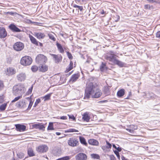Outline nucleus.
Here are the masks:
<instances>
[{"instance_id":"35","label":"nucleus","mask_w":160,"mask_h":160,"mask_svg":"<svg viewBox=\"0 0 160 160\" xmlns=\"http://www.w3.org/2000/svg\"><path fill=\"white\" fill-rule=\"evenodd\" d=\"M52 93H50L47 95H45L44 97V101H47L50 99V98Z\"/></svg>"},{"instance_id":"15","label":"nucleus","mask_w":160,"mask_h":160,"mask_svg":"<svg viewBox=\"0 0 160 160\" xmlns=\"http://www.w3.org/2000/svg\"><path fill=\"white\" fill-rule=\"evenodd\" d=\"M7 35V33L5 29L3 27H0V38H4Z\"/></svg>"},{"instance_id":"63","label":"nucleus","mask_w":160,"mask_h":160,"mask_svg":"<svg viewBox=\"0 0 160 160\" xmlns=\"http://www.w3.org/2000/svg\"><path fill=\"white\" fill-rule=\"evenodd\" d=\"M113 148H115L116 149L117 148V147L116 146H115V145L114 144H113Z\"/></svg>"},{"instance_id":"64","label":"nucleus","mask_w":160,"mask_h":160,"mask_svg":"<svg viewBox=\"0 0 160 160\" xmlns=\"http://www.w3.org/2000/svg\"><path fill=\"white\" fill-rule=\"evenodd\" d=\"M104 13V11H102L101 12V13L102 14H103Z\"/></svg>"},{"instance_id":"29","label":"nucleus","mask_w":160,"mask_h":160,"mask_svg":"<svg viewBox=\"0 0 160 160\" xmlns=\"http://www.w3.org/2000/svg\"><path fill=\"white\" fill-rule=\"evenodd\" d=\"M55 35V34L54 33H49L48 34L49 38L53 42L55 41L56 40V39L54 37Z\"/></svg>"},{"instance_id":"25","label":"nucleus","mask_w":160,"mask_h":160,"mask_svg":"<svg viewBox=\"0 0 160 160\" xmlns=\"http://www.w3.org/2000/svg\"><path fill=\"white\" fill-rule=\"evenodd\" d=\"M125 94V90L123 89H121L117 93V95L118 97H121L123 96Z\"/></svg>"},{"instance_id":"14","label":"nucleus","mask_w":160,"mask_h":160,"mask_svg":"<svg viewBox=\"0 0 160 160\" xmlns=\"http://www.w3.org/2000/svg\"><path fill=\"white\" fill-rule=\"evenodd\" d=\"M16 129L18 131L23 132L26 130V127L24 125L17 124L15 125Z\"/></svg>"},{"instance_id":"23","label":"nucleus","mask_w":160,"mask_h":160,"mask_svg":"<svg viewBox=\"0 0 160 160\" xmlns=\"http://www.w3.org/2000/svg\"><path fill=\"white\" fill-rule=\"evenodd\" d=\"M48 69V66L45 64L42 65L39 68L40 71L42 72H45L47 71Z\"/></svg>"},{"instance_id":"47","label":"nucleus","mask_w":160,"mask_h":160,"mask_svg":"<svg viewBox=\"0 0 160 160\" xmlns=\"http://www.w3.org/2000/svg\"><path fill=\"white\" fill-rule=\"evenodd\" d=\"M40 102L41 100L40 99H37L35 102L33 107H36L38 105V104Z\"/></svg>"},{"instance_id":"48","label":"nucleus","mask_w":160,"mask_h":160,"mask_svg":"<svg viewBox=\"0 0 160 160\" xmlns=\"http://www.w3.org/2000/svg\"><path fill=\"white\" fill-rule=\"evenodd\" d=\"M33 88V85H32V86L28 90V94H31V92H32V89Z\"/></svg>"},{"instance_id":"43","label":"nucleus","mask_w":160,"mask_h":160,"mask_svg":"<svg viewBox=\"0 0 160 160\" xmlns=\"http://www.w3.org/2000/svg\"><path fill=\"white\" fill-rule=\"evenodd\" d=\"M22 98V96L19 95L18 96L16 97L12 101V102H15L18 100L19 99L21 98Z\"/></svg>"},{"instance_id":"28","label":"nucleus","mask_w":160,"mask_h":160,"mask_svg":"<svg viewBox=\"0 0 160 160\" xmlns=\"http://www.w3.org/2000/svg\"><path fill=\"white\" fill-rule=\"evenodd\" d=\"M56 45L57 47L58 50L59 51V52L61 53H63L64 51L61 45L58 42L57 43Z\"/></svg>"},{"instance_id":"49","label":"nucleus","mask_w":160,"mask_h":160,"mask_svg":"<svg viewBox=\"0 0 160 160\" xmlns=\"http://www.w3.org/2000/svg\"><path fill=\"white\" fill-rule=\"evenodd\" d=\"M144 8L146 9H151L152 8V6L150 5H145L144 6Z\"/></svg>"},{"instance_id":"34","label":"nucleus","mask_w":160,"mask_h":160,"mask_svg":"<svg viewBox=\"0 0 160 160\" xmlns=\"http://www.w3.org/2000/svg\"><path fill=\"white\" fill-rule=\"evenodd\" d=\"M115 64H116L120 67H122L124 65V63L117 60Z\"/></svg>"},{"instance_id":"6","label":"nucleus","mask_w":160,"mask_h":160,"mask_svg":"<svg viewBox=\"0 0 160 160\" xmlns=\"http://www.w3.org/2000/svg\"><path fill=\"white\" fill-rule=\"evenodd\" d=\"M51 55L53 58V60L54 62L56 63H58L62 61V57L60 54H55L52 53H50Z\"/></svg>"},{"instance_id":"41","label":"nucleus","mask_w":160,"mask_h":160,"mask_svg":"<svg viewBox=\"0 0 160 160\" xmlns=\"http://www.w3.org/2000/svg\"><path fill=\"white\" fill-rule=\"evenodd\" d=\"M73 7L74 8H78L80 11H82L83 10V7L82 6H79L76 4L73 5Z\"/></svg>"},{"instance_id":"60","label":"nucleus","mask_w":160,"mask_h":160,"mask_svg":"<svg viewBox=\"0 0 160 160\" xmlns=\"http://www.w3.org/2000/svg\"><path fill=\"white\" fill-rule=\"evenodd\" d=\"M107 102V100H104V101H101L100 102L101 103H102L104 102Z\"/></svg>"},{"instance_id":"40","label":"nucleus","mask_w":160,"mask_h":160,"mask_svg":"<svg viewBox=\"0 0 160 160\" xmlns=\"http://www.w3.org/2000/svg\"><path fill=\"white\" fill-rule=\"evenodd\" d=\"M79 131L78 130H76L73 128H70L66 131V132H78Z\"/></svg>"},{"instance_id":"38","label":"nucleus","mask_w":160,"mask_h":160,"mask_svg":"<svg viewBox=\"0 0 160 160\" xmlns=\"http://www.w3.org/2000/svg\"><path fill=\"white\" fill-rule=\"evenodd\" d=\"M31 69L33 72H36L38 69V67L36 66H33L32 67Z\"/></svg>"},{"instance_id":"56","label":"nucleus","mask_w":160,"mask_h":160,"mask_svg":"<svg viewBox=\"0 0 160 160\" xmlns=\"http://www.w3.org/2000/svg\"><path fill=\"white\" fill-rule=\"evenodd\" d=\"M131 36H133L131 34V43H132L134 42V40L132 37H131Z\"/></svg>"},{"instance_id":"36","label":"nucleus","mask_w":160,"mask_h":160,"mask_svg":"<svg viewBox=\"0 0 160 160\" xmlns=\"http://www.w3.org/2000/svg\"><path fill=\"white\" fill-rule=\"evenodd\" d=\"M7 104L4 103L0 106V110L2 111L4 110L7 106Z\"/></svg>"},{"instance_id":"54","label":"nucleus","mask_w":160,"mask_h":160,"mask_svg":"<svg viewBox=\"0 0 160 160\" xmlns=\"http://www.w3.org/2000/svg\"><path fill=\"white\" fill-rule=\"evenodd\" d=\"M110 160H115L116 158L114 156L112 155L110 156Z\"/></svg>"},{"instance_id":"1","label":"nucleus","mask_w":160,"mask_h":160,"mask_svg":"<svg viewBox=\"0 0 160 160\" xmlns=\"http://www.w3.org/2000/svg\"><path fill=\"white\" fill-rule=\"evenodd\" d=\"M102 94L101 91L98 89L96 86L93 85L92 82L87 84L85 90L84 99H88L91 96L93 98H98Z\"/></svg>"},{"instance_id":"22","label":"nucleus","mask_w":160,"mask_h":160,"mask_svg":"<svg viewBox=\"0 0 160 160\" xmlns=\"http://www.w3.org/2000/svg\"><path fill=\"white\" fill-rule=\"evenodd\" d=\"M79 75L78 74H76L73 75L71 77L69 82H75L78 78Z\"/></svg>"},{"instance_id":"11","label":"nucleus","mask_w":160,"mask_h":160,"mask_svg":"<svg viewBox=\"0 0 160 160\" xmlns=\"http://www.w3.org/2000/svg\"><path fill=\"white\" fill-rule=\"evenodd\" d=\"M27 103L25 100H22L17 102L16 104V106L18 108H25L26 107Z\"/></svg>"},{"instance_id":"59","label":"nucleus","mask_w":160,"mask_h":160,"mask_svg":"<svg viewBox=\"0 0 160 160\" xmlns=\"http://www.w3.org/2000/svg\"><path fill=\"white\" fill-rule=\"evenodd\" d=\"M150 3H153L154 2L153 0H147Z\"/></svg>"},{"instance_id":"62","label":"nucleus","mask_w":160,"mask_h":160,"mask_svg":"<svg viewBox=\"0 0 160 160\" xmlns=\"http://www.w3.org/2000/svg\"><path fill=\"white\" fill-rule=\"evenodd\" d=\"M122 160H127V159H126L123 156H122Z\"/></svg>"},{"instance_id":"7","label":"nucleus","mask_w":160,"mask_h":160,"mask_svg":"<svg viewBox=\"0 0 160 160\" xmlns=\"http://www.w3.org/2000/svg\"><path fill=\"white\" fill-rule=\"evenodd\" d=\"M105 58L108 60L110 61L112 64H115L117 60L116 56L115 55L108 54L105 56Z\"/></svg>"},{"instance_id":"46","label":"nucleus","mask_w":160,"mask_h":160,"mask_svg":"<svg viewBox=\"0 0 160 160\" xmlns=\"http://www.w3.org/2000/svg\"><path fill=\"white\" fill-rule=\"evenodd\" d=\"M67 54L68 58L70 59H72L73 57L71 54L68 52H67Z\"/></svg>"},{"instance_id":"9","label":"nucleus","mask_w":160,"mask_h":160,"mask_svg":"<svg viewBox=\"0 0 160 160\" xmlns=\"http://www.w3.org/2000/svg\"><path fill=\"white\" fill-rule=\"evenodd\" d=\"M142 96L144 98L147 100L155 98L156 96L153 93L150 92H143Z\"/></svg>"},{"instance_id":"45","label":"nucleus","mask_w":160,"mask_h":160,"mask_svg":"<svg viewBox=\"0 0 160 160\" xmlns=\"http://www.w3.org/2000/svg\"><path fill=\"white\" fill-rule=\"evenodd\" d=\"M33 101H32V100H30V101L29 103L28 107L27 108V110H29L31 109V108L33 104Z\"/></svg>"},{"instance_id":"30","label":"nucleus","mask_w":160,"mask_h":160,"mask_svg":"<svg viewBox=\"0 0 160 160\" xmlns=\"http://www.w3.org/2000/svg\"><path fill=\"white\" fill-rule=\"evenodd\" d=\"M73 62L72 61H70V64L68 65V66L66 68L65 72H68L72 70L73 68Z\"/></svg>"},{"instance_id":"20","label":"nucleus","mask_w":160,"mask_h":160,"mask_svg":"<svg viewBox=\"0 0 160 160\" xmlns=\"http://www.w3.org/2000/svg\"><path fill=\"white\" fill-rule=\"evenodd\" d=\"M82 118L84 121L87 122H89L90 119V116L89 115V113L88 112H85L82 115Z\"/></svg>"},{"instance_id":"42","label":"nucleus","mask_w":160,"mask_h":160,"mask_svg":"<svg viewBox=\"0 0 160 160\" xmlns=\"http://www.w3.org/2000/svg\"><path fill=\"white\" fill-rule=\"evenodd\" d=\"M92 157L93 158L98 159L99 158V155L96 154H92L91 155Z\"/></svg>"},{"instance_id":"50","label":"nucleus","mask_w":160,"mask_h":160,"mask_svg":"<svg viewBox=\"0 0 160 160\" xmlns=\"http://www.w3.org/2000/svg\"><path fill=\"white\" fill-rule=\"evenodd\" d=\"M115 154L116 155L118 158H120V155L118 152L117 150H115L114 151Z\"/></svg>"},{"instance_id":"37","label":"nucleus","mask_w":160,"mask_h":160,"mask_svg":"<svg viewBox=\"0 0 160 160\" xmlns=\"http://www.w3.org/2000/svg\"><path fill=\"white\" fill-rule=\"evenodd\" d=\"M17 156L19 158H22L24 157V154L22 152H20L17 154Z\"/></svg>"},{"instance_id":"44","label":"nucleus","mask_w":160,"mask_h":160,"mask_svg":"<svg viewBox=\"0 0 160 160\" xmlns=\"http://www.w3.org/2000/svg\"><path fill=\"white\" fill-rule=\"evenodd\" d=\"M4 87V85L3 82L0 80V91L2 90Z\"/></svg>"},{"instance_id":"2","label":"nucleus","mask_w":160,"mask_h":160,"mask_svg":"<svg viewBox=\"0 0 160 160\" xmlns=\"http://www.w3.org/2000/svg\"><path fill=\"white\" fill-rule=\"evenodd\" d=\"M25 91V89L24 85L21 83L15 85L12 88V93L15 96H22Z\"/></svg>"},{"instance_id":"5","label":"nucleus","mask_w":160,"mask_h":160,"mask_svg":"<svg viewBox=\"0 0 160 160\" xmlns=\"http://www.w3.org/2000/svg\"><path fill=\"white\" fill-rule=\"evenodd\" d=\"M69 146L74 147L77 146L78 144V139L76 138L72 137L70 138L68 142Z\"/></svg>"},{"instance_id":"21","label":"nucleus","mask_w":160,"mask_h":160,"mask_svg":"<svg viewBox=\"0 0 160 160\" xmlns=\"http://www.w3.org/2000/svg\"><path fill=\"white\" fill-rule=\"evenodd\" d=\"M89 144L90 145L98 146L99 143L98 141L94 139H90L88 141Z\"/></svg>"},{"instance_id":"17","label":"nucleus","mask_w":160,"mask_h":160,"mask_svg":"<svg viewBox=\"0 0 160 160\" xmlns=\"http://www.w3.org/2000/svg\"><path fill=\"white\" fill-rule=\"evenodd\" d=\"M61 152V149L59 147L55 148L52 151V153L54 156H59Z\"/></svg>"},{"instance_id":"16","label":"nucleus","mask_w":160,"mask_h":160,"mask_svg":"<svg viewBox=\"0 0 160 160\" xmlns=\"http://www.w3.org/2000/svg\"><path fill=\"white\" fill-rule=\"evenodd\" d=\"M9 28L13 32H19L21 31L14 24H11L9 26Z\"/></svg>"},{"instance_id":"53","label":"nucleus","mask_w":160,"mask_h":160,"mask_svg":"<svg viewBox=\"0 0 160 160\" xmlns=\"http://www.w3.org/2000/svg\"><path fill=\"white\" fill-rule=\"evenodd\" d=\"M60 118L61 119H62V120H66L67 119V116H62L61 117H60Z\"/></svg>"},{"instance_id":"31","label":"nucleus","mask_w":160,"mask_h":160,"mask_svg":"<svg viewBox=\"0 0 160 160\" xmlns=\"http://www.w3.org/2000/svg\"><path fill=\"white\" fill-rule=\"evenodd\" d=\"M80 142L84 145H86L87 143L86 142L85 139L83 137L80 136L79 137Z\"/></svg>"},{"instance_id":"57","label":"nucleus","mask_w":160,"mask_h":160,"mask_svg":"<svg viewBox=\"0 0 160 160\" xmlns=\"http://www.w3.org/2000/svg\"><path fill=\"white\" fill-rule=\"evenodd\" d=\"M68 116L69 118L72 119L73 120L75 119V118L73 115L72 116H70L69 115Z\"/></svg>"},{"instance_id":"3","label":"nucleus","mask_w":160,"mask_h":160,"mask_svg":"<svg viewBox=\"0 0 160 160\" xmlns=\"http://www.w3.org/2000/svg\"><path fill=\"white\" fill-rule=\"evenodd\" d=\"M32 62V58L28 56H25L22 57L20 61L21 64L25 66L30 65Z\"/></svg>"},{"instance_id":"10","label":"nucleus","mask_w":160,"mask_h":160,"mask_svg":"<svg viewBox=\"0 0 160 160\" xmlns=\"http://www.w3.org/2000/svg\"><path fill=\"white\" fill-rule=\"evenodd\" d=\"M24 47V44L20 42H17L15 43L13 48L17 51H20L22 50Z\"/></svg>"},{"instance_id":"4","label":"nucleus","mask_w":160,"mask_h":160,"mask_svg":"<svg viewBox=\"0 0 160 160\" xmlns=\"http://www.w3.org/2000/svg\"><path fill=\"white\" fill-rule=\"evenodd\" d=\"M47 60V58L44 55L40 54L36 57V61L38 63H46Z\"/></svg>"},{"instance_id":"12","label":"nucleus","mask_w":160,"mask_h":160,"mask_svg":"<svg viewBox=\"0 0 160 160\" xmlns=\"http://www.w3.org/2000/svg\"><path fill=\"white\" fill-rule=\"evenodd\" d=\"M87 156L84 153H80L77 154L75 158L77 160H86L87 159Z\"/></svg>"},{"instance_id":"18","label":"nucleus","mask_w":160,"mask_h":160,"mask_svg":"<svg viewBox=\"0 0 160 160\" xmlns=\"http://www.w3.org/2000/svg\"><path fill=\"white\" fill-rule=\"evenodd\" d=\"M16 70L12 68H9L7 69L6 73L9 76L12 75L16 73Z\"/></svg>"},{"instance_id":"52","label":"nucleus","mask_w":160,"mask_h":160,"mask_svg":"<svg viewBox=\"0 0 160 160\" xmlns=\"http://www.w3.org/2000/svg\"><path fill=\"white\" fill-rule=\"evenodd\" d=\"M107 144L108 145V146H107V148H111L112 147V145L109 143L107 141H106Z\"/></svg>"},{"instance_id":"61","label":"nucleus","mask_w":160,"mask_h":160,"mask_svg":"<svg viewBox=\"0 0 160 160\" xmlns=\"http://www.w3.org/2000/svg\"><path fill=\"white\" fill-rule=\"evenodd\" d=\"M56 134L57 135H59L61 134V133L59 132H56Z\"/></svg>"},{"instance_id":"27","label":"nucleus","mask_w":160,"mask_h":160,"mask_svg":"<svg viewBox=\"0 0 160 160\" xmlns=\"http://www.w3.org/2000/svg\"><path fill=\"white\" fill-rule=\"evenodd\" d=\"M28 155L30 157H32L35 156V154L33 149L31 148H28Z\"/></svg>"},{"instance_id":"8","label":"nucleus","mask_w":160,"mask_h":160,"mask_svg":"<svg viewBox=\"0 0 160 160\" xmlns=\"http://www.w3.org/2000/svg\"><path fill=\"white\" fill-rule=\"evenodd\" d=\"M36 150L39 153H44L48 151V147L45 145H42L37 147Z\"/></svg>"},{"instance_id":"24","label":"nucleus","mask_w":160,"mask_h":160,"mask_svg":"<svg viewBox=\"0 0 160 160\" xmlns=\"http://www.w3.org/2000/svg\"><path fill=\"white\" fill-rule=\"evenodd\" d=\"M29 37L32 43L36 45H38V42L37 41V40L33 37L32 35H30Z\"/></svg>"},{"instance_id":"19","label":"nucleus","mask_w":160,"mask_h":160,"mask_svg":"<svg viewBox=\"0 0 160 160\" xmlns=\"http://www.w3.org/2000/svg\"><path fill=\"white\" fill-rule=\"evenodd\" d=\"M34 36L38 39H43L45 37V35L43 33L38 32L35 33Z\"/></svg>"},{"instance_id":"58","label":"nucleus","mask_w":160,"mask_h":160,"mask_svg":"<svg viewBox=\"0 0 160 160\" xmlns=\"http://www.w3.org/2000/svg\"><path fill=\"white\" fill-rule=\"evenodd\" d=\"M116 149L117 150V151H118V152L121 151L122 150L121 148L119 147L117 148Z\"/></svg>"},{"instance_id":"26","label":"nucleus","mask_w":160,"mask_h":160,"mask_svg":"<svg viewBox=\"0 0 160 160\" xmlns=\"http://www.w3.org/2000/svg\"><path fill=\"white\" fill-rule=\"evenodd\" d=\"M35 128L39 129L40 130H44L45 127L43 125L36 124L34 125Z\"/></svg>"},{"instance_id":"13","label":"nucleus","mask_w":160,"mask_h":160,"mask_svg":"<svg viewBox=\"0 0 160 160\" xmlns=\"http://www.w3.org/2000/svg\"><path fill=\"white\" fill-rule=\"evenodd\" d=\"M26 78V74L24 73H21L17 75V78L19 82L24 81Z\"/></svg>"},{"instance_id":"51","label":"nucleus","mask_w":160,"mask_h":160,"mask_svg":"<svg viewBox=\"0 0 160 160\" xmlns=\"http://www.w3.org/2000/svg\"><path fill=\"white\" fill-rule=\"evenodd\" d=\"M156 37L160 39V31L158 32L156 34Z\"/></svg>"},{"instance_id":"55","label":"nucleus","mask_w":160,"mask_h":160,"mask_svg":"<svg viewBox=\"0 0 160 160\" xmlns=\"http://www.w3.org/2000/svg\"><path fill=\"white\" fill-rule=\"evenodd\" d=\"M3 101V98L2 96H0V103H2Z\"/></svg>"},{"instance_id":"33","label":"nucleus","mask_w":160,"mask_h":160,"mask_svg":"<svg viewBox=\"0 0 160 160\" xmlns=\"http://www.w3.org/2000/svg\"><path fill=\"white\" fill-rule=\"evenodd\" d=\"M137 128L138 127L137 125H131V133H133V130L137 129Z\"/></svg>"},{"instance_id":"32","label":"nucleus","mask_w":160,"mask_h":160,"mask_svg":"<svg viewBox=\"0 0 160 160\" xmlns=\"http://www.w3.org/2000/svg\"><path fill=\"white\" fill-rule=\"evenodd\" d=\"M47 129L48 130H53L54 129L53 128V123L52 122H50L49 123V125Z\"/></svg>"},{"instance_id":"39","label":"nucleus","mask_w":160,"mask_h":160,"mask_svg":"<svg viewBox=\"0 0 160 160\" xmlns=\"http://www.w3.org/2000/svg\"><path fill=\"white\" fill-rule=\"evenodd\" d=\"M106 65L105 64L102 63V65L100 66V69L101 71H104L106 69Z\"/></svg>"}]
</instances>
